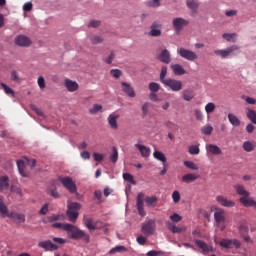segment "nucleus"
Segmentation results:
<instances>
[{"instance_id": "obj_29", "label": "nucleus", "mask_w": 256, "mask_h": 256, "mask_svg": "<svg viewBox=\"0 0 256 256\" xmlns=\"http://www.w3.org/2000/svg\"><path fill=\"white\" fill-rule=\"evenodd\" d=\"M166 225H167L169 231H171L172 233H183V231H186L185 227L176 226V225L172 224L171 222H167Z\"/></svg>"}, {"instance_id": "obj_36", "label": "nucleus", "mask_w": 256, "mask_h": 256, "mask_svg": "<svg viewBox=\"0 0 256 256\" xmlns=\"http://www.w3.org/2000/svg\"><path fill=\"white\" fill-rule=\"evenodd\" d=\"M223 39H226V41H228L229 43H235V41H237L236 37H237V34L236 33H224L222 35Z\"/></svg>"}, {"instance_id": "obj_12", "label": "nucleus", "mask_w": 256, "mask_h": 256, "mask_svg": "<svg viewBox=\"0 0 256 256\" xmlns=\"http://www.w3.org/2000/svg\"><path fill=\"white\" fill-rule=\"evenodd\" d=\"M150 29L151 30L148 33L150 37H161V23L154 21L150 26Z\"/></svg>"}, {"instance_id": "obj_55", "label": "nucleus", "mask_w": 256, "mask_h": 256, "mask_svg": "<svg viewBox=\"0 0 256 256\" xmlns=\"http://www.w3.org/2000/svg\"><path fill=\"white\" fill-rule=\"evenodd\" d=\"M92 45H99V43H103V39L101 36H93L91 39H90Z\"/></svg>"}, {"instance_id": "obj_3", "label": "nucleus", "mask_w": 256, "mask_h": 256, "mask_svg": "<svg viewBox=\"0 0 256 256\" xmlns=\"http://www.w3.org/2000/svg\"><path fill=\"white\" fill-rule=\"evenodd\" d=\"M79 211H81L80 203L72 202L68 204L66 215L71 223H75L79 219Z\"/></svg>"}, {"instance_id": "obj_28", "label": "nucleus", "mask_w": 256, "mask_h": 256, "mask_svg": "<svg viewBox=\"0 0 256 256\" xmlns=\"http://www.w3.org/2000/svg\"><path fill=\"white\" fill-rule=\"evenodd\" d=\"M17 168L22 177H29V173L25 171V161L17 160Z\"/></svg>"}, {"instance_id": "obj_57", "label": "nucleus", "mask_w": 256, "mask_h": 256, "mask_svg": "<svg viewBox=\"0 0 256 256\" xmlns=\"http://www.w3.org/2000/svg\"><path fill=\"white\" fill-rule=\"evenodd\" d=\"M170 219L173 223H179V221H181V219H183L181 217V215L174 213L173 215L170 216Z\"/></svg>"}, {"instance_id": "obj_58", "label": "nucleus", "mask_w": 256, "mask_h": 256, "mask_svg": "<svg viewBox=\"0 0 256 256\" xmlns=\"http://www.w3.org/2000/svg\"><path fill=\"white\" fill-rule=\"evenodd\" d=\"M114 60H115V52H111L109 56L105 59V63H107V65H111V63H113Z\"/></svg>"}, {"instance_id": "obj_45", "label": "nucleus", "mask_w": 256, "mask_h": 256, "mask_svg": "<svg viewBox=\"0 0 256 256\" xmlns=\"http://www.w3.org/2000/svg\"><path fill=\"white\" fill-rule=\"evenodd\" d=\"M123 251H126L125 246H116L112 248L108 253L109 255H115V253H123Z\"/></svg>"}, {"instance_id": "obj_20", "label": "nucleus", "mask_w": 256, "mask_h": 256, "mask_svg": "<svg viewBox=\"0 0 256 256\" xmlns=\"http://www.w3.org/2000/svg\"><path fill=\"white\" fill-rule=\"evenodd\" d=\"M64 85L70 93H73V92L77 91V89H79V84H77V82H75L71 79H66L64 82Z\"/></svg>"}, {"instance_id": "obj_46", "label": "nucleus", "mask_w": 256, "mask_h": 256, "mask_svg": "<svg viewBox=\"0 0 256 256\" xmlns=\"http://www.w3.org/2000/svg\"><path fill=\"white\" fill-rule=\"evenodd\" d=\"M184 165L188 169H192V171H199V166H197L193 161H184Z\"/></svg>"}, {"instance_id": "obj_43", "label": "nucleus", "mask_w": 256, "mask_h": 256, "mask_svg": "<svg viewBox=\"0 0 256 256\" xmlns=\"http://www.w3.org/2000/svg\"><path fill=\"white\" fill-rule=\"evenodd\" d=\"M195 245L199 247V249H202V251H209V246L207 243L201 241V240H194Z\"/></svg>"}, {"instance_id": "obj_49", "label": "nucleus", "mask_w": 256, "mask_h": 256, "mask_svg": "<svg viewBox=\"0 0 256 256\" xmlns=\"http://www.w3.org/2000/svg\"><path fill=\"white\" fill-rule=\"evenodd\" d=\"M239 233H240L241 237H243L244 235H248L249 227L245 224L240 225L239 226Z\"/></svg>"}, {"instance_id": "obj_62", "label": "nucleus", "mask_w": 256, "mask_h": 256, "mask_svg": "<svg viewBox=\"0 0 256 256\" xmlns=\"http://www.w3.org/2000/svg\"><path fill=\"white\" fill-rule=\"evenodd\" d=\"M100 25H101V21L91 20L88 24V27H94V29H95V28L99 27Z\"/></svg>"}, {"instance_id": "obj_64", "label": "nucleus", "mask_w": 256, "mask_h": 256, "mask_svg": "<svg viewBox=\"0 0 256 256\" xmlns=\"http://www.w3.org/2000/svg\"><path fill=\"white\" fill-rule=\"evenodd\" d=\"M142 113L143 115H147L149 113V102L142 105Z\"/></svg>"}, {"instance_id": "obj_13", "label": "nucleus", "mask_w": 256, "mask_h": 256, "mask_svg": "<svg viewBox=\"0 0 256 256\" xmlns=\"http://www.w3.org/2000/svg\"><path fill=\"white\" fill-rule=\"evenodd\" d=\"M38 247L45 249V251H57V249H59V246H57V244H53L51 240L39 242Z\"/></svg>"}, {"instance_id": "obj_41", "label": "nucleus", "mask_w": 256, "mask_h": 256, "mask_svg": "<svg viewBox=\"0 0 256 256\" xmlns=\"http://www.w3.org/2000/svg\"><path fill=\"white\" fill-rule=\"evenodd\" d=\"M201 133L203 135H211L213 133V126L211 124H207L201 128Z\"/></svg>"}, {"instance_id": "obj_23", "label": "nucleus", "mask_w": 256, "mask_h": 256, "mask_svg": "<svg viewBox=\"0 0 256 256\" xmlns=\"http://www.w3.org/2000/svg\"><path fill=\"white\" fill-rule=\"evenodd\" d=\"M136 149L140 152L142 157H149L151 155V148H148L145 145L142 144H135Z\"/></svg>"}, {"instance_id": "obj_26", "label": "nucleus", "mask_w": 256, "mask_h": 256, "mask_svg": "<svg viewBox=\"0 0 256 256\" xmlns=\"http://www.w3.org/2000/svg\"><path fill=\"white\" fill-rule=\"evenodd\" d=\"M170 69H172L174 75L181 76L185 75L187 71H185V68L181 66V64H172L170 66Z\"/></svg>"}, {"instance_id": "obj_11", "label": "nucleus", "mask_w": 256, "mask_h": 256, "mask_svg": "<svg viewBox=\"0 0 256 256\" xmlns=\"http://www.w3.org/2000/svg\"><path fill=\"white\" fill-rule=\"evenodd\" d=\"M216 212L214 213V221L217 227H221L222 223H225V210L223 208H215Z\"/></svg>"}, {"instance_id": "obj_52", "label": "nucleus", "mask_w": 256, "mask_h": 256, "mask_svg": "<svg viewBox=\"0 0 256 256\" xmlns=\"http://www.w3.org/2000/svg\"><path fill=\"white\" fill-rule=\"evenodd\" d=\"M1 87H3L6 95H15V92L13 91V89H11L9 86H7V84L1 83Z\"/></svg>"}, {"instance_id": "obj_61", "label": "nucleus", "mask_w": 256, "mask_h": 256, "mask_svg": "<svg viewBox=\"0 0 256 256\" xmlns=\"http://www.w3.org/2000/svg\"><path fill=\"white\" fill-rule=\"evenodd\" d=\"M37 83L40 89H45V78L43 76L38 77Z\"/></svg>"}, {"instance_id": "obj_48", "label": "nucleus", "mask_w": 256, "mask_h": 256, "mask_svg": "<svg viewBox=\"0 0 256 256\" xmlns=\"http://www.w3.org/2000/svg\"><path fill=\"white\" fill-rule=\"evenodd\" d=\"M124 181H128V183H131L132 185H137V182H135V178H133V175L129 173L123 174Z\"/></svg>"}, {"instance_id": "obj_44", "label": "nucleus", "mask_w": 256, "mask_h": 256, "mask_svg": "<svg viewBox=\"0 0 256 256\" xmlns=\"http://www.w3.org/2000/svg\"><path fill=\"white\" fill-rule=\"evenodd\" d=\"M216 106L215 103L213 102H209L205 105V111L207 113V115H211V113H213V111H215Z\"/></svg>"}, {"instance_id": "obj_25", "label": "nucleus", "mask_w": 256, "mask_h": 256, "mask_svg": "<svg viewBox=\"0 0 256 256\" xmlns=\"http://www.w3.org/2000/svg\"><path fill=\"white\" fill-rule=\"evenodd\" d=\"M9 189V176H0V193Z\"/></svg>"}, {"instance_id": "obj_14", "label": "nucleus", "mask_w": 256, "mask_h": 256, "mask_svg": "<svg viewBox=\"0 0 256 256\" xmlns=\"http://www.w3.org/2000/svg\"><path fill=\"white\" fill-rule=\"evenodd\" d=\"M239 202L243 205V207H252L253 210L256 211V201L250 196L240 197Z\"/></svg>"}, {"instance_id": "obj_47", "label": "nucleus", "mask_w": 256, "mask_h": 256, "mask_svg": "<svg viewBox=\"0 0 256 256\" xmlns=\"http://www.w3.org/2000/svg\"><path fill=\"white\" fill-rule=\"evenodd\" d=\"M165 77H167V66H162L161 73H160V82L162 84H164L165 81H167V78Z\"/></svg>"}, {"instance_id": "obj_15", "label": "nucleus", "mask_w": 256, "mask_h": 256, "mask_svg": "<svg viewBox=\"0 0 256 256\" xmlns=\"http://www.w3.org/2000/svg\"><path fill=\"white\" fill-rule=\"evenodd\" d=\"M216 201L218 204L221 205V207H227V208L235 207V201L229 200L227 197H224L221 195L216 197Z\"/></svg>"}, {"instance_id": "obj_37", "label": "nucleus", "mask_w": 256, "mask_h": 256, "mask_svg": "<svg viewBox=\"0 0 256 256\" xmlns=\"http://www.w3.org/2000/svg\"><path fill=\"white\" fill-rule=\"evenodd\" d=\"M195 97V92L193 90H184L183 91V99L184 101H191Z\"/></svg>"}, {"instance_id": "obj_63", "label": "nucleus", "mask_w": 256, "mask_h": 256, "mask_svg": "<svg viewBox=\"0 0 256 256\" xmlns=\"http://www.w3.org/2000/svg\"><path fill=\"white\" fill-rule=\"evenodd\" d=\"M137 243H139V245H145V243H147V237L138 236L137 237Z\"/></svg>"}, {"instance_id": "obj_10", "label": "nucleus", "mask_w": 256, "mask_h": 256, "mask_svg": "<svg viewBox=\"0 0 256 256\" xmlns=\"http://www.w3.org/2000/svg\"><path fill=\"white\" fill-rule=\"evenodd\" d=\"M172 25L174 27V30L179 33L183 29V27H187L189 25V20H186L184 18L178 17L174 18L172 20Z\"/></svg>"}, {"instance_id": "obj_53", "label": "nucleus", "mask_w": 256, "mask_h": 256, "mask_svg": "<svg viewBox=\"0 0 256 256\" xmlns=\"http://www.w3.org/2000/svg\"><path fill=\"white\" fill-rule=\"evenodd\" d=\"M47 193H48V195H51V197H54V199H59V197H61V195H59V192L57 191V189H48Z\"/></svg>"}, {"instance_id": "obj_40", "label": "nucleus", "mask_w": 256, "mask_h": 256, "mask_svg": "<svg viewBox=\"0 0 256 256\" xmlns=\"http://www.w3.org/2000/svg\"><path fill=\"white\" fill-rule=\"evenodd\" d=\"M246 115L247 118L251 121V123H254V125H256V111L253 109H248Z\"/></svg>"}, {"instance_id": "obj_35", "label": "nucleus", "mask_w": 256, "mask_h": 256, "mask_svg": "<svg viewBox=\"0 0 256 256\" xmlns=\"http://www.w3.org/2000/svg\"><path fill=\"white\" fill-rule=\"evenodd\" d=\"M119 159V151H117V147H112V153L110 154L111 163H117Z\"/></svg>"}, {"instance_id": "obj_17", "label": "nucleus", "mask_w": 256, "mask_h": 256, "mask_svg": "<svg viewBox=\"0 0 256 256\" xmlns=\"http://www.w3.org/2000/svg\"><path fill=\"white\" fill-rule=\"evenodd\" d=\"M121 86H122L123 93H125L128 97H131V98L135 97L136 93L133 87H131V84L127 82H121Z\"/></svg>"}, {"instance_id": "obj_51", "label": "nucleus", "mask_w": 256, "mask_h": 256, "mask_svg": "<svg viewBox=\"0 0 256 256\" xmlns=\"http://www.w3.org/2000/svg\"><path fill=\"white\" fill-rule=\"evenodd\" d=\"M160 86L159 84L155 83V82H151L149 84V90L151 91V93H157V91H159Z\"/></svg>"}, {"instance_id": "obj_42", "label": "nucleus", "mask_w": 256, "mask_h": 256, "mask_svg": "<svg viewBox=\"0 0 256 256\" xmlns=\"http://www.w3.org/2000/svg\"><path fill=\"white\" fill-rule=\"evenodd\" d=\"M188 152L190 155H199V153H201V149H199V145H191L188 148Z\"/></svg>"}, {"instance_id": "obj_6", "label": "nucleus", "mask_w": 256, "mask_h": 256, "mask_svg": "<svg viewBox=\"0 0 256 256\" xmlns=\"http://www.w3.org/2000/svg\"><path fill=\"white\" fill-rule=\"evenodd\" d=\"M163 85L164 87H169L174 92H179L183 89V82L173 78H167Z\"/></svg>"}, {"instance_id": "obj_22", "label": "nucleus", "mask_w": 256, "mask_h": 256, "mask_svg": "<svg viewBox=\"0 0 256 256\" xmlns=\"http://www.w3.org/2000/svg\"><path fill=\"white\" fill-rule=\"evenodd\" d=\"M234 189H235L237 195H240V197H249L251 195V193H249V191H247V189H245V186H243L241 184L234 185Z\"/></svg>"}, {"instance_id": "obj_8", "label": "nucleus", "mask_w": 256, "mask_h": 256, "mask_svg": "<svg viewBox=\"0 0 256 256\" xmlns=\"http://www.w3.org/2000/svg\"><path fill=\"white\" fill-rule=\"evenodd\" d=\"M156 227L157 224L155 223V220H148L142 223L141 231L144 233V235H153Z\"/></svg>"}, {"instance_id": "obj_38", "label": "nucleus", "mask_w": 256, "mask_h": 256, "mask_svg": "<svg viewBox=\"0 0 256 256\" xmlns=\"http://www.w3.org/2000/svg\"><path fill=\"white\" fill-rule=\"evenodd\" d=\"M243 149L244 151H247V153H251V151L255 150V144H253V142L246 141L243 143Z\"/></svg>"}, {"instance_id": "obj_33", "label": "nucleus", "mask_w": 256, "mask_h": 256, "mask_svg": "<svg viewBox=\"0 0 256 256\" xmlns=\"http://www.w3.org/2000/svg\"><path fill=\"white\" fill-rule=\"evenodd\" d=\"M9 213V209L7 208V205H5V202H3V196L0 195V214L2 217H5Z\"/></svg>"}, {"instance_id": "obj_21", "label": "nucleus", "mask_w": 256, "mask_h": 256, "mask_svg": "<svg viewBox=\"0 0 256 256\" xmlns=\"http://www.w3.org/2000/svg\"><path fill=\"white\" fill-rule=\"evenodd\" d=\"M119 114H110L108 116V123L111 127V129L117 130L119 129V125L117 124V119H119Z\"/></svg>"}, {"instance_id": "obj_54", "label": "nucleus", "mask_w": 256, "mask_h": 256, "mask_svg": "<svg viewBox=\"0 0 256 256\" xmlns=\"http://www.w3.org/2000/svg\"><path fill=\"white\" fill-rule=\"evenodd\" d=\"M110 75H111L112 77H114V79H119V77H121V75H122V72H121V70H119V69H112V70L110 71Z\"/></svg>"}, {"instance_id": "obj_60", "label": "nucleus", "mask_w": 256, "mask_h": 256, "mask_svg": "<svg viewBox=\"0 0 256 256\" xmlns=\"http://www.w3.org/2000/svg\"><path fill=\"white\" fill-rule=\"evenodd\" d=\"M194 114L197 121H203V112H201V110L195 109Z\"/></svg>"}, {"instance_id": "obj_1", "label": "nucleus", "mask_w": 256, "mask_h": 256, "mask_svg": "<svg viewBox=\"0 0 256 256\" xmlns=\"http://www.w3.org/2000/svg\"><path fill=\"white\" fill-rule=\"evenodd\" d=\"M52 227H54V229H62V231H67L68 235H70V239H82L86 243H89V234L85 233V231L79 229L75 225L69 223L56 222L52 224Z\"/></svg>"}, {"instance_id": "obj_5", "label": "nucleus", "mask_w": 256, "mask_h": 256, "mask_svg": "<svg viewBox=\"0 0 256 256\" xmlns=\"http://www.w3.org/2000/svg\"><path fill=\"white\" fill-rule=\"evenodd\" d=\"M239 49V46L232 45L224 50H215L214 53L215 55L222 57V59H225L226 57H229V55H237V53H240Z\"/></svg>"}, {"instance_id": "obj_16", "label": "nucleus", "mask_w": 256, "mask_h": 256, "mask_svg": "<svg viewBox=\"0 0 256 256\" xmlns=\"http://www.w3.org/2000/svg\"><path fill=\"white\" fill-rule=\"evenodd\" d=\"M15 44L18 47H29L31 45V39L25 35H19L15 38Z\"/></svg>"}, {"instance_id": "obj_24", "label": "nucleus", "mask_w": 256, "mask_h": 256, "mask_svg": "<svg viewBox=\"0 0 256 256\" xmlns=\"http://www.w3.org/2000/svg\"><path fill=\"white\" fill-rule=\"evenodd\" d=\"M199 174L197 173H188L182 176V183H193L199 179Z\"/></svg>"}, {"instance_id": "obj_9", "label": "nucleus", "mask_w": 256, "mask_h": 256, "mask_svg": "<svg viewBox=\"0 0 256 256\" xmlns=\"http://www.w3.org/2000/svg\"><path fill=\"white\" fill-rule=\"evenodd\" d=\"M219 245L225 249H233V247H235V249L241 248V242L237 239H223L220 241Z\"/></svg>"}, {"instance_id": "obj_19", "label": "nucleus", "mask_w": 256, "mask_h": 256, "mask_svg": "<svg viewBox=\"0 0 256 256\" xmlns=\"http://www.w3.org/2000/svg\"><path fill=\"white\" fill-rule=\"evenodd\" d=\"M5 217H9L10 219H13L14 221H17V223H25V216L24 214H19L17 212H7Z\"/></svg>"}, {"instance_id": "obj_30", "label": "nucleus", "mask_w": 256, "mask_h": 256, "mask_svg": "<svg viewBox=\"0 0 256 256\" xmlns=\"http://www.w3.org/2000/svg\"><path fill=\"white\" fill-rule=\"evenodd\" d=\"M228 120L231 123V125H233V127H239V125H241V120H239V118H237L235 114H228Z\"/></svg>"}, {"instance_id": "obj_39", "label": "nucleus", "mask_w": 256, "mask_h": 256, "mask_svg": "<svg viewBox=\"0 0 256 256\" xmlns=\"http://www.w3.org/2000/svg\"><path fill=\"white\" fill-rule=\"evenodd\" d=\"M103 110V106L101 104H94L92 108L89 109V113L91 115H97V113Z\"/></svg>"}, {"instance_id": "obj_59", "label": "nucleus", "mask_w": 256, "mask_h": 256, "mask_svg": "<svg viewBox=\"0 0 256 256\" xmlns=\"http://www.w3.org/2000/svg\"><path fill=\"white\" fill-rule=\"evenodd\" d=\"M242 99L248 103V105H256V100L255 98H251L249 96H242Z\"/></svg>"}, {"instance_id": "obj_50", "label": "nucleus", "mask_w": 256, "mask_h": 256, "mask_svg": "<svg viewBox=\"0 0 256 256\" xmlns=\"http://www.w3.org/2000/svg\"><path fill=\"white\" fill-rule=\"evenodd\" d=\"M11 193H16L17 195H23V190L17 185H11L10 187Z\"/></svg>"}, {"instance_id": "obj_31", "label": "nucleus", "mask_w": 256, "mask_h": 256, "mask_svg": "<svg viewBox=\"0 0 256 256\" xmlns=\"http://www.w3.org/2000/svg\"><path fill=\"white\" fill-rule=\"evenodd\" d=\"M153 157L154 159H157V161H161L163 164L167 163V157H165V154L161 151H154Z\"/></svg>"}, {"instance_id": "obj_7", "label": "nucleus", "mask_w": 256, "mask_h": 256, "mask_svg": "<svg viewBox=\"0 0 256 256\" xmlns=\"http://www.w3.org/2000/svg\"><path fill=\"white\" fill-rule=\"evenodd\" d=\"M177 53L182 57V59H186V61H195L198 59L197 53L183 47L178 48Z\"/></svg>"}, {"instance_id": "obj_56", "label": "nucleus", "mask_w": 256, "mask_h": 256, "mask_svg": "<svg viewBox=\"0 0 256 256\" xmlns=\"http://www.w3.org/2000/svg\"><path fill=\"white\" fill-rule=\"evenodd\" d=\"M172 199H173L174 203H179L181 201V194L179 193V191L175 190L172 193Z\"/></svg>"}, {"instance_id": "obj_2", "label": "nucleus", "mask_w": 256, "mask_h": 256, "mask_svg": "<svg viewBox=\"0 0 256 256\" xmlns=\"http://www.w3.org/2000/svg\"><path fill=\"white\" fill-rule=\"evenodd\" d=\"M157 196H146L145 193H138L136 198V207L139 215L145 217V203L147 207H157Z\"/></svg>"}, {"instance_id": "obj_18", "label": "nucleus", "mask_w": 256, "mask_h": 256, "mask_svg": "<svg viewBox=\"0 0 256 256\" xmlns=\"http://www.w3.org/2000/svg\"><path fill=\"white\" fill-rule=\"evenodd\" d=\"M158 59H159V61H161L162 63H165L166 65H169V63H171V53L169 52V50L164 49V50H162V52L159 54Z\"/></svg>"}, {"instance_id": "obj_34", "label": "nucleus", "mask_w": 256, "mask_h": 256, "mask_svg": "<svg viewBox=\"0 0 256 256\" xmlns=\"http://www.w3.org/2000/svg\"><path fill=\"white\" fill-rule=\"evenodd\" d=\"M86 227L89 229V231H95L99 229V227H97V223H93V219L91 218H86Z\"/></svg>"}, {"instance_id": "obj_32", "label": "nucleus", "mask_w": 256, "mask_h": 256, "mask_svg": "<svg viewBox=\"0 0 256 256\" xmlns=\"http://www.w3.org/2000/svg\"><path fill=\"white\" fill-rule=\"evenodd\" d=\"M186 7L191 9V11H197V9H199V2H197V0H187Z\"/></svg>"}, {"instance_id": "obj_27", "label": "nucleus", "mask_w": 256, "mask_h": 256, "mask_svg": "<svg viewBox=\"0 0 256 256\" xmlns=\"http://www.w3.org/2000/svg\"><path fill=\"white\" fill-rule=\"evenodd\" d=\"M207 151H208V153H211V155H221V153H223L221 148L215 144L208 145Z\"/></svg>"}, {"instance_id": "obj_4", "label": "nucleus", "mask_w": 256, "mask_h": 256, "mask_svg": "<svg viewBox=\"0 0 256 256\" xmlns=\"http://www.w3.org/2000/svg\"><path fill=\"white\" fill-rule=\"evenodd\" d=\"M58 180L63 185V187L69 191L72 195H75L77 193V184H75V181H73V178L66 176H59Z\"/></svg>"}]
</instances>
